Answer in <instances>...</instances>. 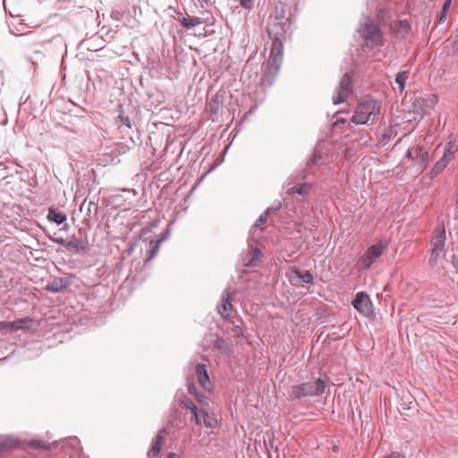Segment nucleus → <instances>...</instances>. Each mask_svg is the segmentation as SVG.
<instances>
[{
	"mask_svg": "<svg viewBox=\"0 0 458 458\" xmlns=\"http://www.w3.org/2000/svg\"><path fill=\"white\" fill-rule=\"evenodd\" d=\"M221 106H222L221 98L219 96L216 95L214 98H211V100L209 102L210 111L213 114H217Z\"/></svg>",
	"mask_w": 458,
	"mask_h": 458,
	"instance_id": "cd10ccee",
	"label": "nucleus"
},
{
	"mask_svg": "<svg viewBox=\"0 0 458 458\" xmlns=\"http://www.w3.org/2000/svg\"><path fill=\"white\" fill-rule=\"evenodd\" d=\"M188 391H189V393H190L191 394L195 395V396H196V395H197V394H198V391H197L196 386H193L192 384H189V385H188Z\"/></svg>",
	"mask_w": 458,
	"mask_h": 458,
	"instance_id": "c03bdc74",
	"label": "nucleus"
},
{
	"mask_svg": "<svg viewBox=\"0 0 458 458\" xmlns=\"http://www.w3.org/2000/svg\"><path fill=\"white\" fill-rule=\"evenodd\" d=\"M289 28L290 23L288 21H280L271 19L267 23V32L273 42L275 40H281L283 42Z\"/></svg>",
	"mask_w": 458,
	"mask_h": 458,
	"instance_id": "6e6552de",
	"label": "nucleus"
},
{
	"mask_svg": "<svg viewBox=\"0 0 458 458\" xmlns=\"http://www.w3.org/2000/svg\"><path fill=\"white\" fill-rule=\"evenodd\" d=\"M240 4L242 7L245 9H251L253 6V1L252 0H240Z\"/></svg>",
	"mask_w": 458,
	"mask_h": 458,
	"instance_id": "c9c22d12",
	"label": "nucleus"
},
{
	"mask_svg": "<svg viewBox=\"0 0 458 458\" xmlns=\"http://www.w3.org/2000/svg\"><path fill=\"white\" fill-rule=\"evenodd\" d=\"M388 243L386 241H380L371 245L366 252L358 259L357 267L360 270H367L387 249Z\"/></svg>",
	"mask_w": 458,
	"mask_h": 458,
	"instance_id": "20e7f679",
	"label": "nucleus"
},
{
	"mask_svg": "<svg viewBox=\"0 0 458 458\" xmlns=\"http://www.w3.org/2000/svg\"><path fill=\"white\" fill-rule=\"evenodd\" d=\"M195 374L199 385L206 390H209L211 382L208 374L206 365L199 363L195 368Z\"/></svg>",
	"mask_w": 458,
	"mask_h": 458,
	"instance_id": "f8f14e48",
	"label": "nucleus"
},
{
	"mask_svg": "<svg viewBox=\"0 0 458 458\" xmlns=\"http://www.w3.org/2000/svg\"><path fill=\"white\" fill-rule=\"evenodd\" d=\"M386 458H405L404 455L399 454V453H392L390 455H388Z\"/></svg>",
	"mask_w": 458,
	"mask_h": 458,
	"instance_id": "a18cd8bd",
	"label": "nucleus"
},
{
	"mask_svg": "<svg viewBox=\"0 0 458 458\" xmlns=\"http://www.w3.org/2000/svg\"><path fill=\"white\" fill-rule=\"evenodd\" d=\"M353 307L364 317L373 314V304L369 296L363 293H358L352 301Z\"/></svg>",
	"mask_w": 458,
	"mask_h": 458,
	"instance_id": "1a4fd4ad",
	"label": "nucleus"
},
{
	"mask_svg": "<svg viewBox=\"0 0 458 458\" xmlns=\"http://www.w3.org/2000/svg\"><path fill=\"white\" fill-rule=\"evenodd\" d=\"M276 20V21H288V19L285 18V11L284 4L282 3L277 4L275 7V14L274 16H270L269 20Z\"/></svg>",
	"mask_w": 458,
	"mask_h": 458,
	"instance_id": "4be33fe9",
	"label": "nucleus"
},
{
	"mask_svg": "<svg viewBox=\"0 0 458 458\" xmlns=\"http://www.w3.org/2000/svg\"><path fill=\"white\" fill-rule=\"evenodd\" d=\"M284 47L281 40H275L272 44L270 55L267 63V74L275 76L283 61Z\"/></svg>",
	"mask_w": 458,
	"mask_h": 458,
	"instance_id": "39448f33",
	"label": "nucleus"
},
{
	"mask_svg": "<svg viewBox=\"0 0 458 458\" xmlns=\"http://www.w3.org/2000/svg\"><path fill=\"white\" fill-rule=\"evenodd\" d=\"M167 431L165 428H162L157 435L156 440L154 442L159 443L161 445H163L165 436L166 435Z\"/></svg>",
	"mask_w": 458,
	"mask_h": 458,
	"instance_id": "473e14b6",
	"label": "nucleus"
},
{
	"mask_svg": "<svg viewBox=\"0 0 458 458\" xmlns=\"http://www.w3.org/2000/svg\"><path fill=\"white\" fill-rule=\"evenodd\" d=\"M214 347L225 353H229L232 351V346L221 337L216 339Z\"/></svg>",
	"mask_w": 458,
	"mask_h": 458,
	"instance_id": "5701e85b",
	"label": "nucleus"
},
{
	"mask_svg": "<svg viewBox=\"0 0 458 458\" xmlns=\"http://www.w3.org/2000/svg\"><path fill=\"white\" fill-rule=\"evenodd\" d=\"M281 207H282L281 202H280V201H277V202H276L273 206L269 207V208L266 210V212H267V214H269V213H270V212H272V211H277V210H279V209L281 208Z\"/></svg>",
	"mask_w": 458,
	"mask_h": 458,
	"instance_id": "e433bc0d",
	"label": "nucleus"
},
{
	"mask_svg": "<svg viewBox=\"0 0 458 458\" xmlns=\"http://www.w3.org/2000/svg\"><path fill=\"white\" fill-rule=\"evenodd\" d=\"M380 104L373 98H363L356 107L355 113L352 117V122L355 124H366L380 111Z\"/></svg>",
	"mask_w": 458,
	"mask_h": 458,
	"instance_id": "f03ea898",
	"label": "nucleus"
},
{
	"mask_svg": "<svg viewBox=\"0 0 458 458\" xmlns=\"http://www.w3.org/2000/svg\"><path fill=\"white\" fill-rule=\"evenodd\" d=\"M28 38H30V41H36L35 35L32 32H30L25 35Z\"/></svg>",
	"mask_w": 458,
	"mask_h": 458,
	"instance_id": "09e8293b",
	"label": "nucleus"
},
{
	"mask_svg": "<svg viewBox=\"0 0 458 458\" xmlns=\"http://www.w3.org/2000/svg\"><path fill=\"white\" fill-rule=\"evenodd\" d=\"M161 445L159 443L153 442L152 447L148 453L149 455L157 456L161 450Z\"/></svg>",
	"mask_w": 458,
	"mask_h": 458,
	"instance_id": "7c9ffc66",
	"label": "nucleus"
},
{
	"mask_svg": "<svg viewBox=\"0 0 458 458\" xmlns=\"http://www.w3.org/2000/svg\"><path fill=\"white\" fill-rule=\"evenodd\" d=\"M261 254L260 250L259 249H255L254 252H253V258L251 260H250V262L248 263L249 266H252L254 265V259H258L259 256Z\"/></svg>",
	"mask_w": 458,
	"mask_h": 458,
	"instance_id": "79ce46f5",
	"label": "nucleus"
},
{
	"mask_svg": "<svg viewBox=\"0 0 458 458\" xmlns=\"http://www.w3.org/2000/svg\"><path fill=\"white\" fill-rule=\"evenodd\" d=\"M167 431L165 428H162L157 435L156 440L154 442L159 443L161 445H163L165 436L166 435Z\"/></svg>",
	"mask_w": 458,
	"mask_h": 458,
	"instance_id": "2f4dec72",
	"label": "nucleus"
},
{
	"mask_svg": "<svg viewBox=\"0 0 458 458\" xmlns=\"http://www.w3.org/2000/svg\"><path fill=\"white\" fill-rule=\"evenodd\" d=\"M47 218L57 225L63 224L66 220V215L55 209H49Z\"/></svg>",
	"mask_w": 458,
	"mask_h": 458,
	"instance_id": "f3484780",
	"label": "nucleus"
},
{
	"mask_svg": "<svg viewBox=\"0 0 458 458\" xmlns=\"http://www.w3.org/2000/svg\"><path fill=\"white\" fill-rule=\"evenodd\" d=\"M267 215H268V214H267V212L263 213V214L259 217V219L256 221V223H255V225H254V226H255V227H257V226H259V225H262V224H265V223L267 222Z\"/></svg>",
	"mask_w": 458,
	"mask_h": 458,
	"instance_id": "f704fd0d",
	"label": "nucleus"
},
{
	"mask_svg": "<svg viewBox=\"0 0 458 458\" xmlns=\"http://www.w3.org/2000/svg\"><path fill=\"white\" fill-rule=\"evenodd\" d=\"M160 241L161 240H158L157 242L156 245L150 250V254L148 256V259H152L156 255V253L158 251V244H159Z\"/></svg>",
	"mask_w": 458,
	"mask_h": 458,
	"instance_id": "a19ab883",
	"label": "nucleus"
},
{
	"mask_svg": "<svg viewBox=\"0 0 458 458\" xmlns=\"http://www.w3.org/2000/svg\"><path fill=\"white\" fill-rule=\"evenodd\" d=\"M358 31L364 38L365 46L367 47L373 48L382 45V33L379 28L374 24L369 17H365L363 19Z\"/></svg>",
	"mask_w": 458,
	"mask_h": 458,
	"instance_id": "7ed1b4c3",
	"label": "nucleus"
},
{
	"mask_svg": "<svg viewBox=\"0 0 458 458\" xmlns=\"http://www.w3.org/2000/svg\"><path fill=\"white\" fill-rule=\"evenodd\" d=\"M449 3H450V0L448 2H446L445 4H444V7H443V12H445L448 10L449 8Z\"/></svg>",
	"mask_w": 458,
	"mask_h": 458,
	"instance_id": "8fccbe9b",
	"label": "nucleus"
},
{
	"mask_svg": "<svg viewBox=\"0 0 458 458\" xmlns=\"http://www.w3.org/2000/svg\"><path fill=\"white\" fill-rule=\"evenodd\" d=\"M198 402L203 405H208V398L203 394H199V393L196 395Z\"/></svg>",
	"mask_w": 458,
	"mask_h": 458,
	"instance_id": "4c0bfd02",
	"label": "nucleus"
},
{
	"mask_svg": "<svg viewBox=\"0 0 458 458\" xmlns=\"http://www.w3.org/2000/svg\"><path fill=\"white\" fill-rule=\"evenodd\" d=\"M221 301L217 307L218 312L222 318H227L233 310L231 293L228 289L222 293Z\"/></svg>",
	"mask_w": 458,
	"mask_h": 458,
	"instance_id": "9b49d317",
	"label": "nucleus"
},
{
	"mask_svg": "<svg viewBox=\"0 0 458 458\" xmlns=\"http://www.w3.org/2000/svg\"><path fill=\"white\" fill-rule=\"evenodd\" d=\"M65 249L76 253L86 252L89 250L87 236L82 235V232L80 231V236L72 235L67 239Z\"/></svg>",
	"mask_w": 458,
	"mask_h": 458,
	"instance_id": "9d476101",
	"label": "nucleus"
},
{
	"mask_svg": "<svg viewBox=\"0 0 458 458\" xmlns=\"http://www.w3.org/2000/svg\"><path fill=\"white\" fill-rule=\"evenodd\" d=\"M407 157L423 165L427 162L428 154L422 147L416 146L407 151Z\"/></svg>",
	"mask_w": 458,
	"mask_h": 458,
	"instance_id": "ddd939ff",
	"label": "nucleus"
},
{
	"mask_svg": "<svg viewBox=\"0 0 458 458\" xmlns=\"http://www.w3.org/2000/svg\"><path fill=\"white\" fill-rule=\"evenodd\" d=\"M30 321V318H23L21 319H18L16 321H1L0 322V331L4 329H10L12 331H18L21 329H24V325L29 323Z\"/></svg>",
	"mask_w": 458,
	"mask_h": 458,
	"instance_id": "dca6fc26",
	"label": "nucleus"
},
{
	"mask_svg": "<svg viewBox=\"0 0 458 458\" xmlns=\"http://www.w3.org/2000/svg\"><path fill=\"white\" fill-rule=\"evenodd\" d=\"M352 92V78L348 73H345L340 82L339 86L336 89V95L333 97V104L338 105L345 102V100L349 98V96Z\"/></svg>",
	"mask_w": 458,
	"mask_h": 458,
	"instance_id": "0eeeda50",
	"label": "nucleus"
},
{
	"mask_svg": "<svg viewBox=\"0 0 458 458\" xmlns=\"http://www.w3.org/2000/svg\"><path fill=\"white\" fill-rule=\"evenodd\" d=\"M445 229L444 225H439L437 228L435 235L432 239V248L444 250L445 246Z\"/></svg>",
	"mask_w": 458,
	"mask_h": 458,
	"instance_id": "4468645a",
	"label": "nucleus"
},
{
	"mask_svg": "<svg viewBox=\"0 0 458 458\" xmlns=\"http://www.w3.org/2000/svg\"><path fill=\"white\" fill-rule=\"evenodd\" d=\"M232 331L236 337H240L242 335V330L240 326H233Z\"/></svg>",
	"mask_w": 458,
	"mask_h": 458,
	"instance_id": "ea45409f",
	"label": "nucleus"
},
{
	"mask_svg": "<svg viewBox=\"0 0 458 458\" xmlns=\"http://www.w3.org/2000/svg\"><path fill=\"white\" fill-rule=\"evenodd\" d=\"M111 18L115 21H120L122 18V13L119 11H112L111 13Z\"/></svg>",
	"mask_w": 458,
	"mask_h": 458,
	"instance_id": "37998d69",
	"label": "nucleus"
},
{
	"mask_svg": "<svg viewBox=\"0 0 458 458\" xmlns=\"http://www.w3.org/2000/svg\"><path fill=\"white\" fill-rule=\"evenodd\" d=\"M336 123H344V120H339V119H338V120L336 121Z\"/></svg>",
	"mask_w": 458,
	"mask_h": 458,
	"instance_id": "3c124183",
	"label": "nucleus"
},
{
	"mask_svg": "<svg viewBox=\"0 0 458 458\" xmlns=\"http://www.w3.org/2000/svg\"><path fill=\"white\" fill-rule=\"evenodd\" d=\"M56 242L65 248V242H67V239H57Z\"/></svg>",
	"mask_w": 458,
	"mask_h": 458,
	"instance_id": "de8ad7c7",
	"label": "nucleus"
},
{
	"mask_svg": "<svg viewBox=\"0 0 458 458\" xmlns=\"http://www.w3.org/2000/svg\"><path fill=\"white\" fill-rule=\"evenodd\" d=\"M183 405L185 408L189 409L192 415L194 416L195 422L197 425H201L200 421V414H199V411L198 410L197 406L194 404V403L191 400H185L183 402Z\"/></svg>",
	"mask_w": 458,
	"mask_h": 458,
	"instance_id": "aec40b11",
	"label": "nucleus"
},
{
	"mask_svg": "<svg viewBox=\"0 0 458 458\" xmlns=\"http://www.w3.org/2000/svg\"><path fill=\"white\" fill-rule=\"evenodd\" d=\"M306 184H298L296 186L291 187L287 190L288 194L298 193L300 195H303L305 193Z\"/></svg>",
	"mask_w": 458,
	"mask_h": 458,
	"instance_id": "c756f323",
	"label": "nucleus"
},
{
	"mask_svg": "<svg viewBox=\"0 0 458 458\" xmlns=\"http://www.w3.org/2000/svg\"><path fill=\"white\" fill-rule=\"evenodd\" d=\"M458 151V146L454 140H450L443 147L442 157L437 161L432 172L436 174L442 172L453 160L454 154Z\"/></svg>",
	"mask_w": 458,
	"mask_h": 458,
	"instance_id": "423d86ee",
	"label": "nucleus"
},
{
	"mask_svg": "<svg viewBox=\"0 0 458 458\" xmlns=\"http://www.w3.org/2000/svg\"><path fill=\"white\" fill-rule=\"evenodd\" d=\"M166 458H181V456L178 454H176V453L170 452L167 454Z\"/></svg>",
	"mask_w": 458,
	"mask_h": 458,
	"instance_id": "49530a36",
	"label": "nucleus"
},
{
	"mask_svg": "<svg viewBox=\"0 0 458 458\" xmlns=\"http://www.w3.org/2000/svg\"><path fill=\"white\" fill-rule=\"evenodd\" d=\"M29 446L31 448H42L45 450H51L55 445V442L46 444L43 440H31L29 442Z\"/></svg>",
	"mask_w": 458,
	"mask_h": 458,
	"instance_id": "b1692460",
	"label": "nucleus"
},
{
	"mask_svg": "<svg viewBox=\"0 0 458 458\" xmlns=\"http://www.w3.org/2000/svg\"><path fill=\"white\" fill-rule=\"evenodd\" d=\"M67 284L66 281L63 278H55L53 282L47 286V290L51 293H59L66 288Z\"/></svg>",
	"mask_w": 458,
	"mask_h": 458,
	"instance_id": "a211bd4d",
	"label": "nucleus"
},
{
	"mask_svg": "<svg viewBox=\"0 0 458 458\" xmlns=\"http://www.w3.org/2000/svg\"><path fill=\"white\" fill-rule=\"evenodd\" d=\"M118 120L122 124L125 125L127 128H131V122L128 116L119 114Z\"/></svg>",
	"mask_w": 458,
	"mask_h": 458,
	"instance_id": "72a5a7b5",
	"label": "nucleus"
},
{
	"mask_svg": "<svg viewBox=\"0 0 458 458\" xmlns=\"http://www.w3.org/2000/svg\"><path fill=\"white\" fill-rule=\"evenodd\" d=\"M443 251L444 250L432 248L430 258H429V263L432 267H437V259L441 256Z\"/></svg>",
	"mask_w": 458,
	"mask_h": 458,
	"instance_id": "c85d7f7f",
	"label": "nucleus"
},
{
	"mask_svg": "<svg viewBox=\"0 0 458 458\" xmlns=\"http://www.w3.org/2000/svg\"><path fill=\"white\" fill-rule=\"evenodd\" d=\"M408 77L409 72L406 71L397 73L394 81L398 85L400 92H403V90L404 89L405 82Z\"/></svg>",
	"mask_w": 458,
	"mask_h": 458,
	"instance_id": "393cba45",
	"label": "nucleus"
},
{
	"mask_svg": "<svg viewBox=\"0 0 458 458\" xmlns=\"http://www.w3.org/2000/svg\"><path fill=\"white\" fill-rule=\"evenodd\" d=\"M322 159V157L318 154H314L313 157L310 159V163L312 165H319L320 161Z\"/></svg>",
	"mask_w": 458,
	"mask_h": 458,
	"instance_id": "58836bf2",
	"label": "nucleus"
},
{
	"mask_svg": "<svg viewBox=\"0 0 458 458\" xmlns=\"http://www.w3.org/2000/svg\"><path fill=\"white\" fill-rule=\"evenodd\" d=\"M292 273L301 280L303 284H309L313 283V276L310 274V272L306 271L304 273H301L297 268H293L292 270Z\"/></svg>",
	"mask_w": 458,
	"mask_h": 458,
	"instance_id": "412c9836",
	"label": "nucleus"
},
{
	"mask_svg": "<svg viewBox=\"0 0 458 458\" xmlns=\"http://www.w3.org/2000/svg\"><path fill=\"white\" fill-rule=\"evenodd\" d=\"M325 389L326 380L318 378L293 386L289 392V398L299 400L304 397L318 396L325 393Z\"/></svg>",
	"mask_w": 458,
	"mask_h": 458,
	"instance_id": "f257e3e1",
	"label": "nucleus"
},
{
	"mask_svg": "<svg viewBox=\"0 0 458 458\" xmlns=\"http://www.w3.org/2000/svg\"><path fill=\"white\" fill-rule=\"evenodd\" d=\"M450 267H452L454 269V271L458 273V259L454 254L451 256V261L446 259V262L445 264H442V268L446 271L451 270Z\"/></svg>",
	"mask_w": 458,
	"mask_h": 458,
	"instance_id": "bb28decb",
	"label": "nucleus"
},
{
	"mask_svg": "<svg viewBox=\"0 0 458 458\" xmlns=\"http://www.w3.org/2000/svg\"><path fill=\"white\" fill-rule=\"evenodd\" d=\"M200 414V421L201 424H204L205 426L208 428H214L216 424V420L213 418L212 415L208 414V411L201 409L199 412Z\"/></svg>",
	"mask_w": 458,
	"mask_h": 458,
	"instance_id": "6ab92c4d",
	"label": "nucleus"
},
{
	"mask_svg": "<svg viewBox=\"0 0 458 458\" xmlns=\"http://www.w3.org/2000/svg\"><path fill=\"white\" fill-rule=\"evenodd\" d=\"M178 21L188 30L204 23V21L199 17L189 14L182 15V13L178 14Z\"/></svg>",
	"mask_w": 458,
	"mask_h": 458,
	"instance_id": "2eb2a0df",
	"label": "nucleus"
},
{
	"mask_svg": "<svg viewBox=\"0 0 458 458\" xmlns=\"http://www.w3.org/2000/svg\"><path fill=\"white\" fill-rule=\"evenodd\" d=\"M16 444V440L13 437L0 436V452L4 450L6 447L13 446Z\"/></svg>",
	"mask_w": 458,
	"mask_h": 458,
	"instance_id": "a878e982",
	"label": "nucleus"
}]
</instances>
